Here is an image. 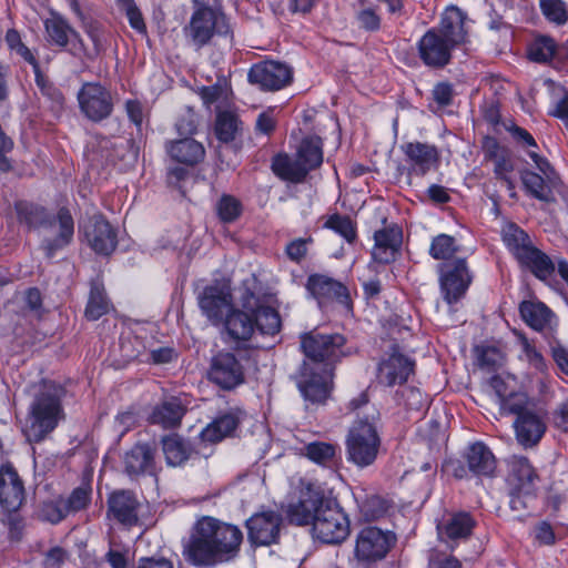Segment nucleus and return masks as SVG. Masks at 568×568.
<instances>
[{"label":"nucleus","instance_id":"1","mask_svg":"<svg viewBox=\"0 0 568 568\" xmlns=\"http://www.w3.org/2000/svg\"><path fill=\"white\" fill-rule=\"evenodd\" d=\"M242 541L237 526L206 516L196 521L183 555L194 566L211 567L236 557Z\"/></svg>","mask_w":568,"mask_h":568},{"label":"nucleus","instance_id":"2","mask_svg":"<svg viewBox=\"0 0 568 568\" xmlns=\"http://www.w3.org/2000/svg\"><path fill=\"white\" fill-rule=\"evenodd\" d=\"M14 210L19 222L29 229L58 225L57 234L51 239L42 241L41 247L47 257H53L58 251L67 247L72 242L74 221L69 209L60 207L57 215L52 216L42 205L28 201H18L14 204Z\"/></svg>","mask_w":568,"mask_h":568},{"label":"nucleus","instance_id":"3","mask_svg":"<svg viewBox=\"0 0 568 568\" xmlns=\"http://www.w3.org/2000/svg\"><path fill=\"white\" fill-rule=\"evenodd\" d=\"M62 389L54 384L44 383L34 394L29 408V436L34 442H41L63 418L61 404Z\"/></svg>","mask_w":568,"mask_h":568},{"label":"nucleus","instance_id":"4","mask_svg":"<svg viewBox=\"0 0 568 568\" xmlns=\"http://www.w3.org/2000/svg\"><path fill=\"white\" fill-rule=\"evenodd\" d=\"M501 415H515L514 428L517 442L524 447L539 443L546 432V424L536 403L526 394H510L501 402Z\"/></svg>","mask_w":568,"mask_h":568},{"label":"nucleus","instance_id":"5","mask_svg":"<svg viewBox=\"0 0 568 568\" xmlns=\"http://www.w3.org/2000/svg\"><path fill=\"white\" fill-rule=\"evenodd\" d=\"M250 348L221 349L212 355L206 371L210 383L231 392L245 383Z\"/></svg>","mask_w":568,"mask_h":568},{"label":"nucleus","instance_id":"6","mask_svg":"<svg viewBox=\"0 0 568 568\" xmlns=\"http://www.w3.org/2000/svg\"><path fill=\"white\" fill-rule=\"evenodd\" d=\"M345 445L347 462L363 469L376 462L382 439L375 424L361 418L349 428Z\"/></svg>","mask_w":568,"mask_h":568},{"label":"nucleus","instance_id":"7","mask_svg":"<svg viewBox=\"0 0 568 568\" xmlns=\"http://www.w3.org/2000/svg\"><path fill=\"white\" fill-rule=\"evenodd\" d=\"M184 37L190 45L200 50L207 45L214 34L232 38V29L226 16L206 4H201L183 28Z\"/></svg>","mask_w":568,"mask_h":568},{"label":"nucleus","instance_id":"8","mask_svg":"<svg viewBox=\"0 0 568 568\" xmlns=\"http://www.w3.org/2000/svg\"><path fill=\"white\" fill-rule=\"evenodd\" d=\"M345 337L338 333L322 334L318 332L306 333L301 337V347L307 358L313 364L312 366L322 368H331L345 356L343 349L345 345Z\"/></svg>","mask_w":568,"mask_h":568},{"label":"nucleus","instance_id":"9","mask_svg":"<svg viewBox=\"0 0 568 568\" xmlns=\"http://www.w3.org/2000/svg\"><path fill=\"white\" fill-rule=\"evenodd\" d=\"M349 520L336 501L326 500L312 526L314 538L324 544L337 545L349 535Z\"/></svg>","mask_w":568,"mask_h":568},{"label":"nucleus","instance_id":"10","mask_svg":"<svg viewBox=\"0 0 568 568\" xmlns=\"http://www.w3.org/2000/svg\"><path fill=\"white\" fill-rule=\"evenodd\" d=\"M395 542L390 532H385L377 527L363 528L355 541L354 557L361 568H372L384 559Z\"/></svg>","mask_w":568,"mask_h":568},{"label":"nucleus","instance_id":"11","mask_svg":"<svg viewBox=\"0 0 568 568\" xmlns=\"http://www.w3.org/2000/svg\"><path fill=\"white\" fill-rule=\"evenodd\" d=\"M334 368H321L304 362L296 385L303 398L314 405L324 404L333 389Z\"/></svg>","mask_w":568,"mask_h":568},{"label":"nucleus","instance_id":"12","mask_svg":"<svg viewBox=\"0 0 568 568\" xmlns=\"http://www.w3.org/2000/svg\"><path fill=\"white\" fill-rule=\"evenodd\" d=\"M197 305L207 321L219 326L234 307L231 287L222 281H214L197 294Z\"/></svg>","mask_w":568,"mask_h":568},{"label":"nucleus","instance_id":"13","mask_svg":"<svg viewBox=\"0 0 568 568\" xmlns=\"http://www.w3.org/2000/svg\"><path fill=\"white\" fill-rule=\"evenodd\" d=\"M440 291L444 300L453 304L463 298L473 281L467 261L458 257L453 262H444L438 266Z\"/></svg>","mask_w":568,"mask_h":568},{"label":"nucleus","instance_id":"14","mask_svg":"<svg viewBox=\"0 0 568 568\" xmlns=\"http://www.w3.org/2000/svg\"><path fill=\"white\" fill-rule=\"evenodd\" d=\"M247 540L251 545L271 546L280 541L284 527L283 516L275 510H262L253 514L245 521Z\"/></svg>","mask_w":568,"mask_h":568},{"label":"nucleus","instance_id":"15","mask_svg":"<svg viewBox=\"0 0 568 568\" xmlns=\"http://www.w3.org/2000/svg\"><path fill=\"white\" fill-rule=\"evenodd\" d=\"M78 101L82 113L93 122L109 118L113 111L110 91L98 82L84 83L78 92Z\"/></svg>","mask_w":568,"mask_h":568},{"label":"nucleus","instance_id":"16","mask_svg":"<svg viewBox=\"0 0 568 568\" xmlns=\"http://www.w3.org/2000/svg\"><path fill=\"white\" fill-rule=\"evenodd\" d=\"M89 246L100 255H110L118 245L115 229L104 215L98 213L89 216L81 225Z\"/></svg>","mask_w":568,"mask_h":568},{"label":"nucleus","instance_id":"17","mask_svg":"<svg viewBox=\"0 0 568 568\" xmlns=\"http://www.w3.org/2000/svg\"><path fill=\"white\" fill-rule=\"evenodd\" d=\"M454 50L456 48L433 28L428 29L417 42L419 59L425 65L434 69L446 67L452 60Z\"/></svg>","mask_w":568,"mask_h":568},{"label":"nucleus","instance_id":"18","mask_svg":"<svg viewBox=\"0 0 568 568\" xmlns=\"http://www.w3.org/2000/svg\"><path fill=\"white\" fill-rule=\"evenodd\" d=\"M248 81L264 91H277L291 83L293 72L290 67L275 61L254 64L248 72Z\"/></svg>","mask_w":568,"mask_h":568},{"label":"nucleus","instance_id":"19","mask_svg":"<svg viewBox=\"0 0 568 568\" xmlns=\"http://www.w3.org/2000/svg\"><path fill=\"white\" fill-rule=\"evenodd\" d=\"M327 498L320 489L307 487L302 491L296 503L290 504L286 509V516L291 524L297 526L312 525L318 513H321Z\"/></svg>","mask_w":568,"mask_h":568},{"label":"nucleus","instance_id":"20","mask_svg":"<svg viewBox=\"0 0 568 568\" xmlns=\"http://www.w3.org/2000/svg\"><path fill=\"white\" fill-rule=\"evenodd\" d=\"M307 292L314 297L320 306L327 305L334 301L343 304H349V293L347 287L339 281L324 274H312L307 277Z\"/></svg>","mask_w":568,"mask_h":568},{"label":"nucleus","instance_id":"21","mask_svg":"<svg viewBox=\"0 0 568 568\" xmlns=\"http://www.w3.org/2000/svg\"><path fill=\"white\" fill-rule=\"evenodd\" d=\"M47 40L51 45L67 48L71 44L70 52L73 55H81L87 48L79 32L75 31L61 16H52L44 21Z\"/></svg>","mask_w":568,"mask_h":568},{"label":"nucleus","instance_id":"22","mask_svg":"<svg viewBox=\"0 0 568 568\" xmlns=\"http://www.w3.org/2000/svg\"><path fill=\"white\" fill-rule=\"evenodd\" d=\"M141 506L134 493L130 490L114 491L108 498V518L125 527L136 526Z\"/></svg>","mask_w":568,"mask_h":568},{"label":"nucleus","instance_id":"23","mask_svg":"<svg viewBox=\"0 0 568 568\" xmlns=\"http://www.w3.org/2000/svg\"><path fill=\"white\" fill-rule=\"evenodd\" d=\"M467 13L456 6L448 7L438 26L432 27L456 49L468 41Z\"/></svg>","mask_w":568,"mask_h":568},{"label":"nucleus","instance_id":"24","mask_svg":"<svg viewBox=\"0 0 568 568\" xmlns=\"http://www.w3.org/2000/svg\"><path fill=\"white\" fill-rule=\"evenodd\" d=\"M245 416V412L241 408H231L219 415L202 429L200 433L201 440L216 444L227 437L234 436Z\"/></svg>","mask_w":568,"mask_h":568},{"label":"nucleus","instance_id":"25","mask_svg":"<svg viewBox=\"0 0 568 568\" xmlns=\"http://www.w3.org/2000/svg\"><path fill=\"white\" fill-rule=\"evenodd\" d=\"M26 499L23 481L12 466L0 468V506L8 513L20 509Z\"/></svg>","mask_w":568,"mask_h":568},{"label":"nucleus","instance_id":"26","mask_svg":"<svg viewBox=\"0 0 568 568\" xmlns=\"http://www.w3.org/2000/svg\"><path fill=\"white\" fill-rule=\"evenodd\" d=\"M508 483L516 494L532 497L539 476L527 457L513 456L509 459Z\"/></svg>","mask_w":568,"mask_h":568},{"label":"nucleus","instance_id":"27","mask_svg":"<svg viewBox=\"0 0 568 568\" xmlns=\"http://www.w3.org/2000/svg\"><path fill=\"white\" fill-rule=\"evenodd\" d=\"M414 361L399 353H393L388 358L379 363L377 381L379 384L388 387L396 384L402 385L414 373Z\"/></svg>","mask_w":568,"mask_h":568},{"label":"nucleus","instance_id":"28","mask_svg":"<svg viewBox=\"0 0 568 568\" xmlns=\"http://www.w3.org/2000/svg\"><path fill=\"white\" fill-rule=\"evenodd\" d=\"M165 462L172 467H182L187 462L200 458V453L190 439L179 434H170L161 439Z\"/></svg>","mask_w":568,"mask_h":568},{"label":"nucleus","instance_id":"29","mask_svg":"<svg viewBox=\"0 0 568 568\" xmlns=\"http://www.w3.org/2000/svg\"><path fill=\"white\" fill-rule=\"evenodd\" d=\"M124 471L130 477L155 474V448L148 443H136L123 457Z\"/></svg>","mask_w":568,"mask_h":568},{"label":"nucleus","instance_id":"30","mask_svg":"<svg viewBox=\"0 0 568 568\" xmlns=\"http://www.w3.org/2000/svg\"><path fill=\"white\" fill-rule=\"evenodd\" d=\"M404 154L410 163V173L423 176L439 162L438 149L428 143L408 142L402 146Z\"/></svg>","mask_w":568,"mask_h":568},{"label":"nucleus","instance_id":"31","mask_svg":"<svg viewBox=\"0 0 568 568\" xmlns=\"http://www.w3.org/2000/svg\"><path fill=\"white\" fill-rule=\"evenodd\" d=\"M374 240L373 260L382 264L394 262L402 246V231L398 227H385L374 233Z\"/></svg>","mask_w":568,"mask_h":568},{"label":"nucleus","instance_id":"32","mask_svg":"<svg viewBox=\"0 0 568 568\" xmlns=\"http://www.w3.org/2000/svg\"><path fill=\"white\" fill-rule=\"evenodd\" d=\"M519 313L524 322L537 332L551 331L556 325L554 312L542 302L524 301L519 304Z\"/></svg>","mask_w":568,"mask_h":568},{"label":"nucleus","instance_id":"33","mask_svg":"<svg viewBox=\"0 0 568 568\" xmlns=\"http://www.w3.org/2000/svg\"><path fill=\"white\" fill-rule=\"evenodd\" d=\"M221 325L224 326L227 335L236 342L250 341L256 329L253 313L235 306L229 312Z\"/></svg>","mask_w":568,"mask_h":568},{"label":"nucleus","instance_id":"34","mask_svg":"<svg viewBox=\"0 0 568 568\" xmlns=\"http://www.w3.org/2000/svg\"><path fill=\"white\" fill-rule=\"evenodd\" d=\"M165 149L173 161L186 166H194L205 158L203 144L192 138L169 141Z\"/></svg>","mask_w":568,"mask_h":568},{"label":"nucleus","instance_id":"35","mask_svg":"<svg viewBox=\"0 0 568 568\" xmlns=\"http://www.w3.org/2000/svg\"><path fill=\"white\" fill-rule=\"evenodd\" d=\"M476 526V520L467 511L450 514L447 519L438 525V532L446 541L467 539Z\"/></svg>","mask_w":568,"mask_h":568},{"label":"nucleus","instance_id":"36","mask_svg":"<svg viewBox=\"0 0 568 568\" xmlns=\"http://www.w3.org/2000/svg\"><path fill=\"white\" fill-rule=\"evenodd\" d=\"M186 413V408L178 397H171L158 404L151 415L150 423L160 425L165 429L176 428Z\"/></svg>","mask_w":568,"mask_h":568},{"label":"nucleus","instance_id":"37","mask_svg":"<svg viewBox=\"0 0 568 568\" xmlns=\"http://www.w3.org/2000/svg\"><path fill=\"white\" fill-rule=\"evenodd\" d=\"M516 261L523 268L530 271L540 281H547L556 270L552 260L534 244L519 255Z\"/></svg>","mask_w":568,"mask_h":568},{"label":"nucleus","instance_id":"38","mask_svg":"<svg viewBox=\"0 0 568 568\" xmlns=\"http://www.w3.org/2000/svg\"><path fill=\"white\" fill-rule=\"evenodd\" d=\"M468 469L475 476H493L496 469V458L483 443L470 445L465 454Z\"/></svg>","mask_w":568,"mask_h":568},{"label":"nucleus","instance_id":"39","mask_svg":"<svg viewBox=\"0 0 568 568\" xmlns=\"http://www.w3.org/2000/svg\"><path fill=\"white\" fill-rule=\"evenodd\" d=\"M302 452L311 462L323 467H333L338 459L339 446L335 443L315 440L304 445Z\"/></svg>","mask_w":568,"mask_h":568},{"label":"nucleus","instance_id":"40","mask_svg":"<svg viewBox=\"0 0 568 568\" xmlns=\"http://www.w3.org/2000/svg\"><path fill=\"white\" fill-rule=\"evenodd\" d=\"M272 171L280 179L291 183H301L308 174L297 158L292 159L287 154H277L273 158Z\"/></svg>","mask_w":568,"mask_h":568},{"label":"nucleus","instance_id":"41","mask_svg":"<svg viewBox=\"0 0 568 568\" xmlns=\"http://www.w3.org/2000/svg\"><path fill=\"white\" fill-rule=\"evenodd\" d=\"M296 158L307 173L321 166L323 162L322 139L316 135L304 138L297 149Z\"/></svg>","mask_w":568,"mask_h":568},{"label":"nucleus","instance_id":"42","mask_svg":"<svg viewBox=\"0 0 568 568\" xmlns=\"http://www.w3.org/2000/svg\"><path fill=\"white\" fill-rule=\"evenodd\" d=\"M501 239L515 260L532 244L530 236L515 223H507L503 227Z\"/></svg>","mask_w":568,"mask_h":568},{"label":"nucleus","instance_id":"43","mask_svg":"<svg viewBox=\"0 0 568 568\" xmlns=\"http://www.w3.org/2000/svg\"><path fill=\"white\" fill-rule=\"evenodd\" d=\"M520 179L525 190L532 197L544 202H551L554 200L552 192L541 175L530 170H523L520 172Z\"/></svg>","mask_w":568,"mask_h":568},{"label":"nucleus","instance_id":"44","mask_svg":"<svg viewBox=\"0 0 568 568\" xmlns=\"http://www.w3.org/2000/svg\"><path fill=\"white\" fill-rule=\"evenodd\" d=\"M241 124L236 114L229 111L221 112L215 121V135L221 142H232L241 131Z\"/></svg>","mask_w":568,"mask_h":568},{"label":"nucleus","instance_id":"45","mask_svg":"<svg viewBox=\"0 0 568 568\" xmlns=\"http://www.w3.org/2000/svg\"><path fill=\"white\" fill-rule=\"evenodd\" d=\"M256 329L263 335H275L280 332L282 323L280 314L270 306H261L253 313Z\"/></svg>","mask_w":568,"mask_h":568},{"label":"nucleus","instance_id":"46","mask_svg":"<svg viewBox=\"0 0 568 568\" xmlns=\"http://www.w3.org/2000/svg\"><path fill=\"white\" fill-rule=\"evenodd\" d=\"M240 291L241 295L239 301L242 310L254 313L257 308L263 306L258 296L260 282L255 275H251L250 277L243 280Z\"/></svg>","mask_w":568,"mask_h":568},{"label":"nucleus","instance_id":"47","mask_svg":"<svg viewBox=\"0 0 568 568\" xmlns=\"http://www.w3.org/2000/svg\"><path fill=\"white\" fill-rule=\"evenodd\" d=\"M459 251L455 237L448 234H439L432 240L429 255L434 260L448 262Z\"/></svg>","mask_w":568,"mask_h":568},{"label":"nucleus","instance_id":"48","mask_svg":"<svg viewBox=\"0 0 568 568\" xmlns=\"http://www.w3.org/2000/svg\"><path fill=\"white\" fill-rule=\"evenodd\" d=\"M324 227L333 230L348 243H353L356 239V224L348 215L332 214L324 223Z\"/></svg>","mask_w":568,"mask_h":568},{"label":"nucleus","instance_id":"49","mask_svg":"<svg viewBox=\"0 0 568 568\" xmlns=\"http://www.w3.org/2000/svg\"><path fill=\"white\" fill-rule=\"evenodd\" d=\"M33 72L36 84L41 94L51 101L54 108H62L64 103V95L60 89L41 71V68H36Z\"/></svg>","mask_w":568,"mask_h":568},{"label":"nucleus","instance_id":"50","mask_svg":"<svg viewBox=\"0 0 568 568\" xmlns=\"http://www.w3.org/2000/svg\"><path fill=\"white\" fill-rule=\"evenodd\" d=\"M556 53V43L549 37H539L528 48V57L538 63L549 62Z\"/></svg>","mask_w":568,"mask_h":568},{"label":"nucleus","instance_id":"51","mask_svg":"<svg viewBox=\"0 0 568 568\" xmlns=\"http://www.w3.org/2000/svg\"><path fill=\"white\" fill-rule=\"evenodd\" d=\"M242 203L231 194H223L216 203V212L224 223L234 222L242 214Z\"/></svg>","mask_w":568,"mask_h":568},{"label":"nucleus","instance_id":"52","mask_svg":"<svg viewBox=\"0 0 568 568\" xmlns=\"http://www.w3.org/2000/svg\"><path fill=\"white\" fill-rule=\"evenodd\" d=\"M495 178L506 184L507 190L511 197L516 196L515 193V181L511 178V173L515 170L514 161L509 153L493 161Z\"/></svg>","mask_w":568,"mask_h":568},{"label":"nucleus","instance_id":"53","mask_svg":"<svg viewBox=\"0 0 568 568\" xmlns=\"http://www.w3.org/2000/svg\"><path fill=\"white\" fill-rule=\"evenodd\" d=\"M109 312V302L104 292L98 286L90 291L89 301L85 307V317L90 321H97Z\"/></svg>","mask_w":568,"mask_h":568},{"label":"nucleus","instance_id":"54","mask_svg":"<svg viewBox=\"0 0 568 568\" xmlns=\"http://www.w3.org/2000/svg\"><path fill=\"white\" fill-rule=\"evenodd\" d=\"M361 511L366 520H376L383 517L388 509V503L381 496H367L359 505Z\"/></svg>","mask_w":568,"mask_h":568},{"label":"nucleus","instance_id":"55","mask_svg":"<svg viewBox=\"0 0 568 568\" xmlns=\"http://www.w3.org/2000/svg\"><path fill=\"white\" fill-rule=\"evenodd\" d=\"M542 14L548 21L562 26L568 21V11L561 0H539Z\"/></svg>","mask_w":568,"mask_h":568},{"label":"nucleus","instance_id":"56","mask_svg":"<svg viewBox=\"0 0 568 568\" xmlns=\"http://www.w3.org/2000/svg\"><path fill=\"white\" fill-rule=\"evenodd\" d=\"M69 511L65 507L63 498L45 501L41 506V517L52 524H58L68 516Z\"/></svg>","mask_w":568,"mask_h":568},{"label":"nucleus","instance_id":"57","mask_svg":"<svg viewBox=\"0 0 568 568\" xmlns=\"http://www.w3.org/2000/svg\"><path fill=\"white\" fill-rule=\"evenodd\" d=\"M91 501V489L88 486H80L72 490L70 496L64 499L65 507L70 513H78L87 508Z\"/></svg>","mask_w":568,"mask_h":568},{"label":"nucleus","instance_id":"58","mask_svg":"<svg viewBox=\"0 0 568 568\" xmlns=\"http://www.w3.org/2000/svg\"><path fill=\"white\" fill-rule=\"evenodd\" d=\"M398 403L403 404L407 410L419 412L424 408L426 399L422 392L415 387H404L397 392Z\"/></svg>","mask_w":568,"mask_h":568},{"label":"nucleus","instance_id":"59","mask_svg":"<svg viewBox=\"0 0 568 568\" xmlns=\"http://www.w3.org/2000/svg\"><path fill=\"white\" fill-rule=\"evenodd\" d=\"M122 356L126 361H144L145 351L142 341L138 336L126 337L121 341Z\"/></svg>","mask_w":568,"mask_h":568},{"label":"nucleus","instance_id":"60","mask_svg":"<svg viewBox=\"0 0 568 568\" xmlns=\"http://www.w3.org/2000/svg\"><path fill=\"white\" fill-rule=\"evenodd\" d=\"M3 525L8 529V537L11 541H20L23 536L24 523L20 515L16 513H9L2 520Z\"/></svg>","mask_w":568,"mask_h":568},{"label":"nucleus","instance_id":"61","mask_svg":"<svg viewBox=\"0 0 568 568\" xmlns=\"http://www.w3.org/2000/svg\"><path fill=\"white\" fill-rule=\"evenodd\" d=\"M358 26L366 31H377L381 27V18L373 8H364L356 13Z\"/></svg>","mask_w":568,"mask_h":568},{"label":"nucleus","instance_id":"62","mask_svg":"<svg viewBox=\"0 0 568 568\" xmlns=\"http://www.w3.org/2000/svg\"><path fill=\"white\" fill-rule=\"evenodd\" d=\"M499 358L500 355L496 348H483L477 356L478 366L488 372L495 371L499 364Z\"/></svg>","mask_w":568,"mask_h":568},{"label":"nucleus","instance_id":"63","mask_svg":"<svg viewBox=\"0 0 568 568\" xmlns=\"http://www.w3.org/2000/svg\"><path fill=\"white\" fill-rule=\"evenodd\" d=\"M433 99L442 108L448 106L453 102L454 88L448 82H439L433 89Z\"/></svg>","mask_w":568,"mask_h":568},{"label":"nucleus","instance_id":"64","mask_svg":"<svg viewBox=\"0 0 568 568\" xmlns=\"http://www.w3.org/2000/svg\"><path fill=\"white\" fill-rule=\"evenodd\" d=\"M312 242V239H296L286 245L285 252L290 260L298 263L307 254V243Z\"/></svg>","mask_w":568,"mask_h":568}]
</instances>
